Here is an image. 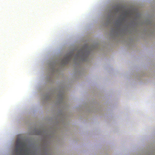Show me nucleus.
<instances>
[{
  "instance_id": "20e7f679",
  "label": "nucleus",
  "mask_w": 155,
  "mask_h": 155,
  "mask_svg": "<svg viewBox=\"0 0 155 155\" xmlns=\"http://www.w3.org/2000/svg\"><path fill=\"white\" fill-rule=\"evenodd\" d=\"M25 145L24 144L19 140H17L16 144V147L15 149V153L21 154L22 152L23 148Z\"/></svg>"
},
{
  "instance_id": "7ed1b4c3",
  "label": "nucleus",
  "mask_w": 155,
  "mask_h": 155,
  "mask_svg": "<svg viewBox=\"0 0 155 155\" xmlns=\"http://www.w3.org/2000/svg\"><path fill=\"white\" fill-rule=\"evenodd\" d=\"M68 90V82L61 81L59 84V127L60 124V131L61 132H68L70 130L69 116L70 113L66 94Z\"/></svg>"
},
{
  "instance_id": "0eeeda50",
  "label": "nucleus",
  "mask_w": 155,
  "mask_h": 155,
  "mask_svg": "<svg viewBox=\"0 0 155 155\" xmlns=\"http://www.w3.org/2000/svg\"><path fill=\"white\" fill-rule=\"evenodd\" d=\"M143 23L147 25H149L151 27L155 28V22L151 19H146L143 21Z\"/></svg>"
},
{
  "instance_id": "423d86ee",
  "label": "nucleus",
  "mask_w": 155,
  "mask_h": 155,
  "mask_svg": "<svg viewBox=\"0 0 155 155\" xmlns=\"http://www.w3.org/2000/svg\"><path fill=\"white\" fill-rule=\"evenodd\" d=\"M81 109L83 110L88 111L89 112H94L97 110V109L93 106L92 103H87L85 104Z\"/></svg>"
},
{
  "instance_id": "f257e3e1",
  "label": "nucleus",
  "mask_w": 155,
  "mask_h": 155,
  "mask_svg": "<svg viewBox=\"0 0 155 155\" xmlns=\"http://www.w3.org/2000/svg\"><path fill=\"white\" fill-rule=\"evenodd\" d=\"M128 16L127 11H121L117 7H109L107 8L103 23L106 25L113 26L111 31L112 37L118 41V38H122L125 35L130 36L136 31V28H129L126 20Z\"/></svg>"
},
{
  "instance_id": "39448f33",
  "label": "nucleus",
  "mask_w": 155,
  "mask_h": 155,
  "mask_svg": "<svg viewBox=\"0 0 155 155\" xmlns=\"http://www.w3.org/2000/svg\"><path fill=\"white\" fill-rule=\"evenodd\" d=\"M67 56V55L66 54L64 56V57L63 59L59 60V68H60L59 67H60L61 66V68L63 70H64V67L67 64H71L70 61V60L67 59H66V57Z\"/></svg>"
},
{
  "instance_id": "6e6552de",
  "label": "nucleus",
  "mask_w": 155,
  "mask_h": 155,
  "mask_svg": "<svg viewBox=\"0 0 155 155\" xmlns=\"http://www.w3.org/2000/svg\"><path fill=\"white\" fill-rule=\"evenodd\" d=\"M136 74V76L135 77V78H136L137 77V79H140V77L139 74Z\"/></svg>"
},
{
  "instance_id": "f03ea898",
  "label": "nucleus",
  "mask_w": 155,
  "mask_h": 155,
  "mask_svg": "<svg viewBox=\"0 0 155 155\" xmlns=\"http://www.w3.org/2000/svg\"><path fill=\"white\" fill-rule=\"evenodd\" d=\"M100 46L99 44L90 46L86 45L81 47H71L67 51L66 59L73 64L76 77L82 78L85 72L82 64L84 61H89L94 50L100 49Z\"/></svg>"
}]
</instances>
